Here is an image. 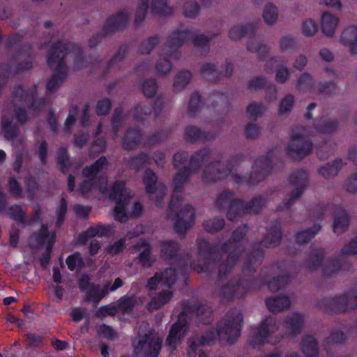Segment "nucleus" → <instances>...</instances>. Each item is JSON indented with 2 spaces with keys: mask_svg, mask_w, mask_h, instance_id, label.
I'll return each instance as SVG.
<instances>
[{
  "mask_svg": "<svg viewBox=\"0 0 357 357\" xmlns=\"http://www.w3.org/2000/svg\"><path fill=\"white\" fill-rule=\"evenodd\" d=\"M66 60L73 61V68L76 70L86 66V61L78 46L61 42L53 45L47 59L49 67L54 72L51 79L47 83V89L50 92L56 91L66 79Z\"/></svg>",
  "mask_w": 357,
  "mask_h": 357,
  "instance_id": "1",
  "label": "nucleus"
},
{
  "mask_svg": "<svg viewBox=\"0 0 357 357\" xmlns=\"http://www.w3.org/2000/svg\"><path fill=\"white\" fill-rule=\"evenodd\" d=\"M242 320V314L238 311L228 313L215 329L209 328L201 338L190 341L189 356H193L192 352H195L197 347L212 344L218 340L223 343L234 344L240 335Z\"/></svg>",
  "mask_w": 357,
  "mask_h": 357,
  "instance_id": "2",
  "label": "nucleus"
},
{
  "mask_svg": "<svg viewBox=\"0 0 357 357\" xmlns=\"http://www.w3.org/2000/svg\"><path fill=\"white\" fill-rule=\"evenodd\" d=\"M130 190L126 187L122 181H116L109 192V197L116 203L114 210V216L119 222H124L128 220L129 216L138 217L143 211L142 206L135 202L130 209L129 203L131 198Z\"/></svg>",
  "mask_w": 357,
  "mask_h": 357,
  "instance_id": "3",
  "label": "nucleus"
},
{
  "mask_svg": "<svg viewBox=\"0 0 357 357\" xmlns=\"http://www.w3.org/2000/svg\"><path fill=\"white\" fill-rule=\"evenodd\" d=\"M177 275L178 273L175 269L169 268L156 273L153 277L149 279L146 286L150 290L158 287H167L151 296V301L148 304L149 310H158L172 300L173 292L171 287L177 279Z\"/></svg>",
  "mask_w": 357,
  "mask_h": 357,
  "instance_id": "4",
  "label": "nucleus"
},
{
  "mask_svg": "<svg viewBox=\"0 0 357 357\" xmlns=\"http://www.w3.org/2000/svg\"><path fill=\"white\" fill-rule=\"evenodd\" d=\"M218 36V33L204 35L199 33L195 29L181 26L174 31L169 37V47L174 46L171 56L174 58L177 57L178 48L187 40H190L194 46L202 48L208 46L211 41Z\"/></svg>",
  "mask_w": 357,
  "mask_h": 357,
  "instance_id": "5",
  "label": "nucleus"
},
{
  "mask_svg": "<svg viewBox=\"0 0 357 357\" xmlns=\"http://www.w3.org/2000/svg\"><path fill=\"white\" fill-rule=\"evenodd\" d=\"M106 165V158L102 157L91 167H86L83 170V181L79 187V191L82 195L87 196L89 193L98 190L102 194L107 192L106 178L96 177V175L104 169Z\"/></svg>",
  "mask_w": 357,
  "mask_h": 357,
  "instance_id": "6",
  "label": "nucleus"
},
{
  "mask_svg": "<svg viewBox=\"0 0 357 357\" xmlns=\"http://www.w3.org/2000/svg\"><path fill=\"white\" fill-rule=\"evenodd\" d=\"M218 205L220 208L228 206L227 218L229 220H234L243 213H258L264 205V202L261 199L256 198L252 201L249 206H244L241 200L234 199L233 194L225 192L219 196Z\"/></svg>",
  "mask_w": 357,
  "mask_h": 357,
  "instance_id": "7",
  "label": "nucleus"
},
{
  "mask_svg": "<svg viewBox=\"0 0 357 357\" xmlns=\"http://www.w3.org/2000/svg\"><path fill=\"white\" fill-rule=\"evenodd\" d=\"M278 329V325L275 319L271 317H266L259 326L252 328L250 343L254 347L266 343L277 344L280 341V338L273 336V334Z\"/></svg>",
  "mask_w": 357,
  "mask_h": 357,
  "instance_id": "8",
  "label": "nucleus"
},
{
  "mask_svg": "<svg viewBox=\"0 0 357 357\" xmlns=\"http://www.w3.org/2000/svg\"><path fill=\"white\" fill-rule=\"evenodd\" d=\"M123 285V282L119 278H116L112 284L110 281H104L102 286L91 284L87 277H82L79 280L80 288L87 294L89 299L96 303L109 292L116 291Z\"/></svg>",
  "mask_w": 357,
  "mask_h": 357,
  "instance_id": "9",
  "label": "nucleus"
},
{
  "mask_svg": "<svg viewBox=\"0 0 357 357\" xmlns=\"http://www.w3.org/2000/svg\"><path fill=\"white\" fill-rule=\"evenodd\" d=\"M170 209L172 212H176L174 228L177 233H185L191 226L194 218V209L187 204L177 202V195L175 193L170 203Z\"/></svg>",
  "mask_w": 357,
  "mask_h": 357,
  "instance_id": "10",
  "label": "nucleus"
},
{
  "mask_svg": "<svg viewBox=\"0 0 357 357\" xmlns=\"http://www.w3.org/2000/svg\"><path fill=\"white\" fill-rule=\"evenodd\" d=\"M162 339L158 333H150L149 335H140L133 343L136 354L144 357H157L161 349Z\"/></svg>",
  "mask_w": 357,
  "mask_h": 357,
  "instance_id": "11",
  "label": "nucleus"
},
{
  "mask_svg": "<svg viewBox=\"0 0 357 357\" xmlns=\"http://www.w3.org/2000/svg\"><path fill=\"white\" fill-rule=\"evenodd\" d=\"M307 265L312 270L321 268L323 273L328 276L339 273L342 267L339 259L331 258L325 259L324 251L319 249L312 252Z\"/></svg>",
  "mask_w": 357,
  "mask_h": 357,
  "instance_id": "12",
  "label": "nucleus"
},
{
  "mask_svg": "<svg viewBox=\"0 0 357 357\" xmlns=\"http://www.w3.org/2000/svg\"><path fill=\"white\" fill-rule=\"evenodd\" d=\"M13 93L15 101L24 102L30 112L33 114L40 111L45 105V99L37 98L38 91L35 85L28 89L19 86L15 89Z\"/></svg>",
  "mask_w": 357,
  "mask_h": 357,
  "instance_id": "13",
  "label": "nucleus"
},
{
  "mask_svg": "<svg viewBox=\"0 0 357 357\" xmlns=\"http://www.w3.org/2000/svg\"><path fill=\"white\" fill-rule=\"evenodd\" d=\"M143 183L150 199L154 201L157 206H159L165 195V186L162 183L157 182V176L151 170L145 172Z\"/></svg>",
  "mask_w": 357,
  "mask_h": 357,
  "instance_id": "14",
  "label": "nucleus"
},
{
  "mask_svg": "<svg viewBox=\"0 0 357 357\" xmlns=\"http://www.w3.org/2000/svg\"><path fill=\"white\" fill-rule=\"evenodd\" d=\"M287 149L291 157L301 158L310 153L312 144L301 131H294Z\"/></svg>",
  "mask_w": 357,
  "mask_h": 357,
  "instance_id": "15",
  "label": "nucleus"
},
{
  "mask_svg": "<svg viewBox=\"0 0 357 357\" xmlns=\"http://www.w3.org/2000/svg\"><path fill=\"white\" fill-rule=\"evenodd\" d=\"M150 0H139L135 22L140 23L145 17ZM150 9L155 13L166 15L169 11L167 0H151Z\"/></svg>",
  "mask_w": 357,
  "mask_h": 357,
  "instance_id": "16",
  "label": "nucleus"
},
{
  "mask_svg": "<svg viewBox=\"0 0 357 357\" xmlns=\"http://www.w3.org/2000/svg\"><path fill=\"white\" fill-rule=\"evenodd\" d=\"M188 315V311L184 310L178 317V320L172 327L166 344L172 349H175L181 337L184 336L187 331L185 317Z\"/></svg>",
  "mask_w": 357,
  "mask_h": 357,
  "instance_id": "17",
  "label": "nucleus"
},
{
  "mask_svg": "<svg viewBox=\"0 0 357 357\" xmlns=\"http://www.w3.org/2000/svg\"><path fill=\"white\" fill-rule=\"evenodd\" d=\"M307 181V174L303 170H298L294 172L290 176V183L294 186V189L292 190L290 195V200L288 203H285V207L288 208L292 202L298 198L304 191Z\"/></svg>",
  "mask_w": 357,
  "mask_h": 357,
  "instance_id": "18",
  "label": "nucleus"
},
{
  "mask_svg": "<svg viewBox=\"0 0 357 357\" xmlns=\"http://www.w3.org/2000/svg\"><path fill=\"white\" fill-rule=\"evenodd\" d=\"M172 50H174V46L171 45V47H169L168 39L155 64V69L159 75H165L169 73L172 68V61L178 59V52L177 57L174 58L171 56Z\"/></svg>",
  "mask_w": 357,
  "mask_h": 357,
  "instance_id": "19",
  "label": "nucleus"
},
{
  "mask_svg": "<svg viewBox=\"0 0 357 357\" xmlns=\"http://www.w3.org/2000/svg\"><path fill=\"white\" fill-rule=\"evenodd\" d=\"M303 324V316L298 312H292L286 317L282 326L287 335L296 337L301 333Z\"/></svg>",
  "mask_w": 357,
  "mask_h": 357,
  "instance_id": "20",
  "label": "nucleus"
},
{
  "mask_svg": "<svg viewBox=\"0 0 357 357\" xmlns=\"http://www.w3.org/2000/svg\"><path fill=\"white\" fill-rule=\"evenodd\" d=\"M339 22L340 19L337 15L329 12L323 13L320 20L322 33L328 37L333 36Z\"/></svg>",
  "mask_w": 357,
  "mask_h": 357,
  "instance_id": "21",
  "label": "nucleus"
},
{
  "mask_svg": "<svg viewBox=\"0 0 357 357\" xmlns=\"http://www.w3.org/2000/svg\"><path fill=\"white\" fill-rule=\"evenodd\" d=\"M54 234L49 233L45 226H42L40 233L31 237L30 243L33 247L45 245L49 252L54 242Z\"/></svg>",
  "mask_w": 357,
  "mask_h": 357,
  "instance_id": "22",
  "label": "nucleus"
},
{
  "mask_svg": "<svg viewBox=\"0 0 357 357\" xmlns=\"http://www.w3.org/2000/svg\"><path fill=\"white\" fill-rule=\"evenodd\" d=\"M339 310L347 311L357 307V291H351L336 297L333 301Z\"/></svg>",
  "mask_w": 357,
  "mask_h": 357,
  "instance_id": "23",
  "label": "nucleus"
},
{
  "mask_svg": "<svg viewBox=\"0 0 357 357\" xmlns=\"http://www.w3.org/2000/svg\"><path fill=\"white\" fill-rule=\"evenodd\" d=\"M341 43L353 54H357V26H349L342 32L340 37Z\"/></svg>",
  "mask_w": 357,
  "mask_h": 357,
  "instance_id": "24",
  "label": "nucleus"
},
{
  "mask_svg": "<svg viewBox=\"0 0 357 357\" xmlns=\"http://www.w3.org/2000/svg\"><path fill=\"white\" fill-rule=\"evenodd\" d=\"M290 304L291 301L289 297L284 295L271 296L266 301L268 309L274 313H278L287 309Z\"/></svg>",
  "mask_w": 357,
  "mask_h": 357,
  "instance_id": "25",
  "label": "nucleus"
},
{
  "mask_svg": "<svg viewBox=\"0 0 357 357\" xmlns=\"http://www.w3.org/2000/svg\"><path fill=\"white\" fill-rule=\"evenodd\" d=\"M198 248L200 256L202 257L204 261V265L201 268V271H208L209 270L208 266H210L211 261H213L214 249L212 248V247L205 240L199 241ZM213 262L214 261H213Z\"/></svg>",
  "mask_w": 357,
  "mask_h": 357,
  "instance_id": "26",
  "label": "nucleus"
},
{
  "mask_svg": "<svg viewBox=\"0 0 357 357\" xmlns=\"http://www.w3.org/2000/svg\"><path fill=\"white\" fill-rule=\"evenodd\" d=\"M253 32V27L250 24H236L230 28L228 36L231 40L238 41L246 36H252Z\"/></svg>",
  "mask_w": 357,
  "mask_h": 357,
  "instance_id": "27",
  "label": "nucleus"
},
{
  "mask_svg": "<svg viewBox=\"0 0 357 357\" xmlns=\"http://www.w3.org/2000/svg\"><path fill=\"white\" fill-rule=\"evenodd\" d=\"M261 17L266 24L274 25L278 20V8L271 3H266L263 8Z\"/></svg>",
  "mask_w": 357,
  "mask_h": 357,
  "instance_id": "28",
  "label": "nucleus"
},
{
  "mask_svg": "<svg viewBox=\"0 0 357 357\" xmlns=\"http://www.w3.org/2000/svg\"><path fill=\"white\" fill-rule=\"evenodd\" d=\"M244 292L245 285L243 284H227L221 289L220 294L225 299H230L241 296Z\"/></svg>",
  "mask_w": 357,
  "mask_h": 357,
  "instance_id": "29",
  "label": "nucleus"
},
{
  "mask_svg": "<svg viewBox=\"0 0 357 357\" xmlns=\"http://www.w3.org/2000/svg\"><path fill=\"white\" fill-rule=\"evenodd\" d=\"M138 250L139 261L144 266H150L153 260L151 255L149 245L144 241H141L136 246Z\"/></svg>",
  "mask_w": 357,
  "mask_h": 357,
  "instance_id": "30",
  "label": "nucleus"
},
{
  "mask_svg": "<svg viewBox=\"0 0 357 357\" xmlns=\"http://www.w3.org/2000/svg\"><path fill=\"white\" fill-rule=\"evenodd\" d=\"M112 227L109 225H97L89 228L83 236L80 237V241L84 243L86 241V238H92L96 235L106 236L112 233Z\"/></svg>",
  "mask_w": 357,
  "mask_h": 357,
  "instance_id": "31",
  "label": "nucleus"
},
{
  "mask_svg": "<svg viewBox=\"0 0 357 357\" xmlns=\"http://www.w3.org/2000/svg\"><path fill=\"white\" fill-rule=\"evenodd\" d=\"M349 217L347 213L344 211H340L334 219L333 222V231L337 234H340L344 232L349 226Z\"/></svg>",
  "mask_w": 357,
  "mask_h": 357,
  "instance_id": "32",
  "label": "nucleus"
},
{
  "mask_svg": "<svg viewBox=\"0 0 357 357\" xmlns=\"http://www.w3.org/2000/svg\"><path fill=\"white\" fill-rule=\"evenodd\" d=\"M301 349L307 357H314L318 354V348L315 339L312 336H306L301 344Z\"/></svg>",
  "mask_w": 357,
  "mask_h": 357,
  "instance_id": "33",
  "label": "nucleus"
},
{
  "mask_svg": "<svg viewBox=\"0 0 357 357\" xmlns=\"http://www.w3.org/2000/svg\"><path fill=\"white\" fill-rule=\"evenodd\" d=\"M32 66V63L30 59H26L23 63H20L19 66L17 69H13L10 68L9 70H6L4 68H1L0 69V88L5 82V79L6 77L9 76L11 73H18L24 70H28L31 68Z\"/></svg>",
  "mask_w": 357,
  "mask_h": 357,
  "instance_id": "34",
  "label": "nucleus"
},
{
  "mask_svg": "<svg viewBox=\"0 0 357 357\" xmlns=\"http://www.w3.org/2000/svg\"><path fill=\"white\" fill-rule=\"evenodd\" d=\"M129 20V13L126 10L119 12L115 17L110 18L108 24L112 29L117 30L123 27Z\"/></svg>",
  "mask_w": 357,
  "mask_h": 357,
  "instance_id": "35",
  "label": "nucleus"
},
{
  "mask_svg": "<svg viewBox=\"0 0 357 357\" xmlns=\"http://www.w3.org/2000/svg\"><path fill=\"white\" fill-rule=\"evenodd\" d=\"M201 75L203 78L211 82H214L218 77V72L216 66L211 63H204L201 68Z\"/></svg>",
  "mask_w": 357,
  "mask_h": 357,
  "instance_id": "36",
  "label": "nucleus"
},
{
  "mask_svg": "<svg viewBox=\"0 0 357 357\" xmlns=\"http://www.w3.org/2000/svg\"><path fill=\"white\" fill-rule=\"evenodd\" d=\"M342 167V160H335L332 163H328L326 165L322 167L319 173L325 178H329L331 176H333L336 175L338 172V170Z\"/></svg>",
  "mask_w": 357,
  "mask_h": 357,
  "instance_id": "37",
  "label": "nucleus"
},
{
  "mask_svg": "<svg viewBox=\"0 0 357 357\" xmlns=\"http://www.w3.org/2000/svg\"><path fill=\"white\" fill-rule=\"evenodd\" d=\"M318 31V26L316 22L311 19L307 18L303 21L301 26L302 34L305 37H312L314 36Z\"/></svg>",
  "mask_w": 357,
  "mask_h": 357,
  "instance_id": "38",
  "label": "nucleus"
},
{
  "mask_svg": "<svg viewBox=\"0 0 357 357\" xmlns=\"http://www.w3.org/2000/svg\"><path fill=\"white\" fill-rule=\"evenodd\" d=\"M192 78L191 73L189 71H181L177 74L174 82V88L176 91H180L184 89L190 82Z\"/></svg>",
  "mask_w": 357,
  "mask_h": 357,
  "instance_id": "39",
  "label": "nucleus"
},
{
  "mask_svg": "<svg viewBox=\"0 0 357 357\" xmlns=\"http://www.w3.org/2000/svg\"><path fill=\"white\" fill-rule=\"evenodd\" d=\"M279 45L282 51L291 52L296 48V41L293 37L284 36L280 39Z\"/></svg>",
  "mask_w": 357,
  "mask_h": 357,
  "instance_id": "40",
  "label": "nucleus"
},
{
  "mask_svg": "<svg viewBox=\"0 0 357 357\" xmlns=\"http://www.w3.org/2000/svg\"><path fill=\"white\" fill-rule=\"evenodd\" d=\"M139 138V133L137 130L129 131L123 141V146L126 149H133L137 146Z\"/></svg>",
  "mask_w": 357,
  "mask_h": 357,
  "instance_id": "41",
  "label": "nucleus"
},
{
  "mask_svg": "<svg viewBox=\"0 0 357 357\" xmlns=\"http://www.w3.org/2000/svg\"><path fill=\"white\" fill-rule=\"evenodd\" d=\"M2 127L4 132L5 137L8 139H13L17 136V131L14 126L12 125V121H10L7 118L6 114H4L2 119Z\"/></svg>",
  "mask_w": 357,
  "mask_h": 357,
  "instance_id": "42",
  "label": "nucleus"
},
{
  "mask_svg": "<svg viewBox=\"0 0 357 357\" xmlns=\"http://www.w3.org/2000/svg\"><path fill=\"white\" fill-rule=\"evenodd\" d=\"M135 297H123L119 301V310L123 313H129L137 305Z\"/></svg>",
  "mask_w": 357,
  "mask_h": 357,
  "instance_id": "43",
  "label": "nucleus"
},
{
  "mask_svg": "<svg viewBox=\"0 0 357 357\" xmlns=\"http://www.w3.org/2000/svg\"><path fill=\"white\" fill-rule=\"evenodd\" d=\"M189 175V170L185 169H179V172L176 174L173 181L175 190H180L182 186L187 182Z\"/></svg>",
  "mask_w": 357,
  "mask_h": 357,
  "instance_id": "44",
  "label": "nucleus"
},
{
  "mask_svg": "<svg viewBox=\"0 0 357 357\" xmlns=\"http://www.w3.org/2000/svg\"><path fill=\"white\" fill-rule=\"evenodd\" d=\"M294 102V96L291 95H287L283 99H282L278 113L280 115H286L289 114L293 107Z\"/></svg>",
  "mask_w": 357,
  "mask_h": 357,
  "instance_id": "45",
  "label": "nucleus"
},
{
  "mask_svg": "<svg viewBox=\"0 0 357 357\" xmlns=\"http://www.w3.org/2000/svg\"><path fill=\"white\" fill-rule=\"evenodd\" d=\"M239 250L235 249L231 253H229L227 261L225 264H222L219 267L220 273H222L224 271L225 273L227 271H229L231 268L236 264V261L238 257Z\"/></svg>",
  "mask_w": 357,
  "mask_h": 357,
  "instance_id": "46",
  "label": "nucleus"
},
{
  "mask_svg": "<svg viewBox=\"0 0 357 357\" xmlns=\"http://www.w3.org/2000/svg\"><path fill=\"white\" fill-rule=\"evenodd\" d=\"M266 111V108L261 103L253 102L248 106L247 112L252 119L260 117Z\"/></svg>",
  "mask_w": 357,
  "mask_h": 357,
  "instance_id": "47",
  "label": "nucleus"
},
{
  "mask_svg": "<svg viewBox=\"0 0 357 357\" xmlns=\"http://www.w3.org/2000/svg\"><path fill=\"white\" fill-rule=\"evenodd\" d=\"M224 225V220L222 218H215L214 220H208L203 223L204 229L210 232L217 231L222 228Z\"/></svg>",
  "mask_w": 357,
  "mask_h": 357,
  "instance_id": "48",
  "label": "nucleus"
},
{
  "mask_svg": "<svg viewBox=\"0 0 357 357\" xmlns=\"http://www.w3.org/2000/svg\"><path fill=\"white\" fill-rule=\"evenodd\" d=\"M319 229L320 227L319 225H315L313 231L305 230L300 231L297 234L296 241L299 243H305L310 241L314 234L319 231Z\"/></svg>",
  "mask_w": 357,
  "mask_h": 357,
  "instance_id": "49",
  "label": "nucleus"
},
{
  "mask_svg": "<svg viewBox=\"0 0 357 357\" xmlns=\"http://www.w3.org/2000/svg\"><path fill=\"white\" fill-rule=\"evenodd\" d=\"M66 264L71 271L75 268H81L84 266L83 260L79 253H75L69 256L66 259Z\"/></svg>",
  "mask_w": 357,
  "mask_h": 357,
  "instance_id": "50",
  "label": "nucleus"
},
{
  "mask_svg": "<svg viewBox=\"0 0 357 357\" xmlns=\"http://www.w3.org/2000/svg\"><path fill=\"white\" fill-rule=\"evenodd\" d=\"M199 11V6L197 2L190 1L185 3L184 15L188 17H195Z\"/></svg>",
  "mask_w": 357,
  "mask_h": 357,
  "instance_id": "51",
  "label": "nucleus"
},
{
  "mask_svg": "<svg viewBox=\"0 0 357 357\" xmlns=\"http://www.w3.org/2000/svg\"><path fill=\"white\" fill-rule=\"evenodd\" d=\"M157 90V84L153 79L144 81L142 84V91L146 96H153Z\"/></svg>",
  "mask_w": 357,
  "mask_h": 357,
  "instance_id": "52",
  "label": "nucleus"
},
{
  "mask_svg": "<svg viewBox=\"0 0 357 357\" xmlns=\"http://www.w3.org/2000/svg\"><path fill=\"white\" fill-rule=\"evenodd\" d=\"M178 245L174 241L163 242L160 245L162 253L165 256L172 257L176 251Z\"/></svg>",
  "mask_w": 357,
  "mask_h": 357,
  "instance_id": "53",
  "label": "nucleus"
},
{
  "mask_svg": "<svg viewBox=\"0 0 357 357\" xmlns=\"http://www.w3.org/2000/svg\"><path fill=\"white\" fill-rule=\"evenodd\" d=\"M248 50L252 52H257L259 54L268 52V47L266 46L261 45L253 38L248 43Z\"/></svg>",
  "mask_w": 357,
  "mask_h": 357,
  "instance_id": "54",
  "label": "nucleus"
},
{
  "mask_svg": "<svg viewBox=\"0 0 357 357\" xmlns=\"http://www.w3.org/2000/svg\"><path fill=\"white\" fill-rule=\"evenodd\" d=\"M342 255H357V237L351 239L342 249Z\"/></svg>",
  "mask_w": 357,
  "mask_h": 357,
  "instance_id": "55",
  "label": "nucleus"
},
{
  "mask_svg": "<svg viewBox=\"0 0 357 357\" xmlns=\"http://www.w3.org/2000/svg\"><path fill=\"white\" fill-rule=\"evenodd\" d=\"M98 333V335L103 338L114 340L116 337V332L112 328L105 325L100 326Z\"/></svg>",
  "mask_w": 357,
  "mask_h": 357,
  "instance_id": "56",
  "label": "nucleus"
},
{
  "mask_svg": "<svg viewBox=\"0 0 357 357\" xmlns=\"http://www.w3.org/2000/svg\"><path fill=\"white\" fill-rule=\"evenodd\" d=\"M192 314H195L199 320L205 321L206 319L210 318L211 312L207 306L203 305L199 306Z\"/></svg>",
  "mask_w": 357,
  "mask_h": 357,
  "instance_id": "57",
  "label": "nucleus"
},
{
  "mask_svg": "<svg viewBox=\"0 0 357 357\" xmlns=\"http://www.w3.org/2000/svg\"><path fill=\"white\" fill-rule=\"evenodd\" d=\"M185 135L187 139L189 140H196L204 137V133L195 126L187 128L185 130Z\"/></svg>",
  "mask_w": 357,
  "mask_h": 357,
  "instance_id": "58",
  "label": "nucleus"
},
{
  "mask_svg": "<svg viewBox=\"0 0 357 357\" xmlns=\"http://www.w3.org/2000/svg\"><path fill=\"white\" fill-rule=\"evenodd\" d=\"M145 162L151 163V159L146 155H142L139 157L132 158L130 161V166L132 169H138L142 167Z\"/></svg>",
  "mask_w": 357,
  "mask_h": 357,
  "instance_id": "59",
  "label": "nucleus"
},
{
  "mask_svg": "<svg viewBox=\"0 0 357 357\" xmlns=\"http://www.w3.org/2000/svg\"><path fill=\"white\" fill-rule=\"evenodd\" d=\"M312 86V79L310 75L304 74L301 77L298 84V90L304 92Z\"/></svg>",
  "mask_w": 357,
  "mask_h": 357,
  "instance_id": "60",
  "label": "nucleus"
},
{
  "mask_svg": "<svg viewBox=\"0 0 357 357\" xmlns=\"http://www.w3.org/2000/svg\"><path fill=\"white\" fill-rule=\"evenodd\" d=\"M125 239H120L114 243V244L109 245L107 248V252L111 255H117L122 252L125 246Z\"/></svg>",
  "mask_w": 357,
  "mask_h": 357,
  "instance_id": "61",
  "label": "nucleus"
},
{
  "mask_svg": "<svg viewBox=\"0 0 357 357\" xmlns=\"http://www.w3.org/2000/svg\"><path fill=\"white\" fill-rule=\"evenodd\" d=\"M9 214L10 217L17 221L23 222L24 221V212L22 208L19 206H13L10 207L9 210Z\"/></svg>",
  "mask_w": 357,
  "mask_h": 357,
  "instance_id": "62",
  "label": "nucleus"
},
{
  "mask_svg": "<svg viewBox=\"0 0 357 357\" xmlns=\"http://www.w3.org/2000/svg\"><path fill=\"white\" fill-rule=\"evenodd\" d=\"M158 43V38H151L147 40L146 41L144 42V43L142 45L141 47V51L143 54L144 53H149L151 50L155 47L156 44Z\"/></svg>",
  "mask_w": 357,
  "mask_h": 357,
  "instance_id": "63",
  "label": "nucleus"
},
{
  "mask_svg": "<svg viewBox=\"0 0 357 357\" xmlns=\"http://www.w3.org/2000/svg\"><path fill=\"white\" fill-rule=\"evenodd\" d=\"M111 108V103L109 100H102L98 102L97 112L98 114H106Z\"/></svg>",
  "mask_w": 357,
  "mask_h": 357,
  "instance_id": "64",
  "label": "nucleus"
}]
</instances>
